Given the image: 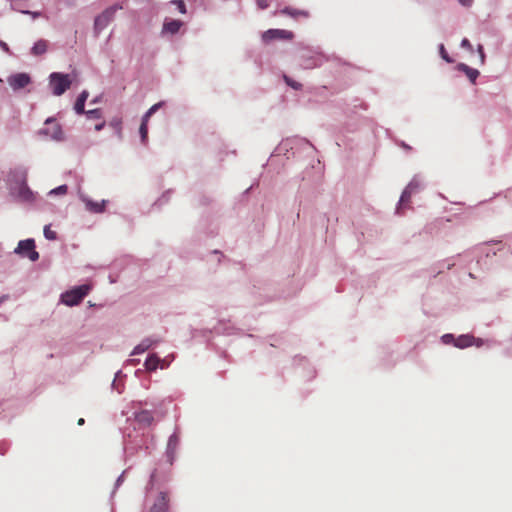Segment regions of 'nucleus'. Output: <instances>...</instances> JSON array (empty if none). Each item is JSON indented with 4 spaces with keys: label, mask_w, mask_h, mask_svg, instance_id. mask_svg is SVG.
<instances>
[{
    "label": "nucleus",
    "mask_w": 512,
    "mask_h": 512,
    "mask_svg": "<svg viewBox=\"0 0 512 512\" xmlns=\"http://www.w3.org/2000/svg\"><path fill=\"white\" fill-rule=\"evenodd\" d=\"M16 181L18 183V186L17 188H13L15 195L16 197L20 200V201H24V202H30L34 199V194L33 192L29 189L27 183H26V178H27V173L25 171H19L16 173Z\"/></svg>",
    "instance_id": "f257e3e1"
},
{
    "label": "nucleus",
    "mask_w": 512,
    "mask_h": 512,
    "mask_svg": "<svg viewBox=\"0 0 512 512\" xmlns=\"http://www.w3.org/2000/svg\"><path fill=\"white\" fill-rule=\"evenodd\" d=\"M50 86L56 96L62 95L71 86V79L68 74L54 72L50 75Z\"/></svg>",
    "instance_id": "f03ea898"
},
{
    "label": "nucleus",
    "mask_w": 512,
    "mask_h": 512,
    "mask_svg": "<svg viewBox=\"0 0 512 512\" xmlns=\"http://www.w3.org/2000/svg\"><path fill=\"white\" fill-rule=\"evenodd\" d=\"M89 290H90V286L87 284L78 286V287L62 294L61 300L64 304H66L68 306L77 305L88 294Z\"/></svg>",
    "instance_id": "7ed1b4c3"
},
{
    "label": "nucleus",
    "mask_w": 512,
    "mask_h": 512,
    "mask_svg": "<svg viewBox=\"0 0 512 512\" xmlns=\"http://www.w3.org/2000/svg\"><path fill=\"white\" fill-rule=\"evenodd\" d=\"M35 247L33 239L21 240L14 252L21 257H27L30 261L35 262L39 259V253L35 250Z\"/></svg>",
    "instance_id": "20e7f679"
},
{
    "label": "nucleus",
    "mask_w": 512,
    "mask_h": 512,
    "mask_svg": "<svg viewBox=\"0 0 512 512\" xmlns=\"http://www.w3.org/2000/svg\"><path fill=\"white\" fill-rule=\"evenodd\" d=\"M123 9L122 5H113L105 9L95 18L94 26L97 31H101L113 20L117 10Z\"/></svg>",
    "instance_id": "39448f33"
},
{
    "label": "nucleus",
    "mask_w": 512,
    "mask_h": 512,
    "mask_svg": "<svg viewBox=\"0 0 512 512\" xmlns=\"http://www.w3.org/2000/svg\"><path fill=\"white\" fill-rule=\"evenodd\" d=\"M45 128L40 130V134L51 137L54 140H62L63 132L59 123L52 117L45 121Z\"/></svg>",
    "instance_id": "423d86ee"
},
{
    "label": "nucleus",
    "mask_w": 512,
    "mask_h": 512,
    "mask_svg": "<svg viewBox=\"0 0 512 512\" xmlns=\"http://www.w3.org/2000/svg\"><path fill=\"white\" fill-rule=\"evenodd\" d=\"M163 104H164V102H158V103L152 105L148 109V111L144 114V116L142 118V122H141L140 128H139V133H140L141 140H142L143 143H145L146 140H147V136H148V121H149L150 117L156 111H158L163 106Z\"/></svg>",
    "instance_id": "0eeeda50"
},
{
    "label": "nucleus",
    "mask_w": 512,
    "mask_h": 512,
    "mask_svg": "<svg viewBox=\"0 0 512 512\" xmlns=\"http://www.w3.org/2000/svg\"><path fill=\"white\" fill-rule=\"evenodd\" d=\"M293 37V32L283 29H269L262 34V40L266 43L276 39L292 40Z\"/></svg>",
    "instance_id": "6e6552de"
},
{
    "label": "nucleus",
    "mask_w": 512,
    "mask_h": 512,
    "mask_svg": "<svg viewBox=\"0 0 512 512\" xmlns=\"http://www.w3.org/2000/svg\"><path fill=\"white\" fill-rule=\"evenodd\" d=\"M30 81V76L26 73H17L8 78V83L14 90L26 87Z\"/></svg>",
    "instance_id": "1a4fd4ad"
},
{
    "label": "nucleus",
    "mask_w": 512,
    "mask_h": 512,
    "mask_svg": "<svg viewBox=\"0 0 512 512\" xmlns=\"http://www.w3.org/2000/svg\"><path fill=\"white\" fill-rule=\"evenodd\" d=\"M168 504V494L164 491H160L149 512H168Z\"/></svg>",
    "instance_id": "9d476101"
},
{
    "label": "nucleus",
    "mask_w": 512,
    "mask_h": 512,
    "mask_svg": "<svg viewBox=\"0 0 512 512\" xmlns=\"http://www.w3.org/2000/svg\"><path fill=\"white\" fill-rule=\"evenodd\" d=\"M135 421L139 427H149L152 425L154 417L151 411L142 410L138 413H135Z\"/></svg>",
    "instance_id": "9b49d317"
},
{
    "label": "nucleus",
    "mask_w": 512,
    "mask_h": 512,
    "mask_svg": "<svg viewBox=\"0 0 512 512\" xmlns=\"http://www.w3.org/2000/svg\"><path fill=\"white\" fill-rule=\"evenodd\" d=\"M457 68H458L459 71H462L463 73H465V75L468 77V79L472 83L476 82V79L478 78V76L480 74L477 69L471 68V67H469L468 65H466L464 63L458 64Z\"/></svg>",
    "instance_id": "f8f14e48"
},
{
    "label": "nucleus",
    "mask_w": 512,
    "mask_h": 512,
    "mask_svg": "<svg viewBox=\"0 0 512 512\" xmlns=\"http://www.w3.org/2000/svg\"><path fill=\"white\" fill-rule=\"evenodd\" d=\"M182 25L183 23L180 20L167 21L164 22L162 31L164 33L176 34L180 30Z\"/></svg>",
    "instance_id": "ddd939ff"
},
{
    "label": "nucleus",
    "mask_w": 512,
    "mask_h": 512,
    "mask_svg": "<svg viewBox=\"0 0 512 512\" xmlns=\"http://www.w3.org/2000/svg\"><path fill=\"white\" fill-rule=\"evenodd\" d=\"M474 337L471 335H460L454 340V346L458 348H467L473 345Z\"/></svg>",
    "instance_id": "4468645a"
},
{
    "label": "nucleus",
    "mask_w": 512,
    "mask_h": 512,
    "mask_svg": "<svg viewBox=\"0 0 512 512\" xmlns=\"http://www.w3.org/2000/svg\"><path fill=\"white\" fill-rule=\"evenodd\" d=\"M88 92L87 91H83L81 92V94L78 96L76 102H75V105H74V110L77 114H83L85 113V102L88 98Z\"/></svg>",
    "instance_id": "2eb2a0df"
},
{
    "label": "nucleus",
    "mask_w": 512,
    "mask_h": 512,
    "mask_svg": "<svg viewBox=\"0 0 512 512\" xmlns=\"http://www.w3.org/2000/svg\"><path fill=\"white\" fill-rule=\"evenodd\" d=\"M281 14L288 15L292 18H298V17H304L307 18L309 16V13L304 10H298L286 7L280 11Z\"/></svg>",
    "instance_id": "dca6fc26"
},
{
    "label": "nucleus",
    "mask_w": 512,
    "mask_h": 512,
    "mask_svg": "<svg viewBox=\"0 0 512 512\" xmlns=\"http://www.w3.org/2000/svg\"><path fill=\"white\" fill-rule=\"evenodd\" d=\"M163 361L156 355H150L145 361V368L148 371H155Z\"/></svg>",
    "instance_id": "f3484780"
},
{
    "label": "nucleus",
    "mask_w": 512,
    "mask_h": 512,
    "mask_svg": "<svg viewBox=\"0 0 512 512\" xmlns=\"http://www.w3.org/2000/svg\"><path fill=\"white\" fill-rule=\"evenodd\" d=\"M85 205L87 210L94 213H101L105 209V201L102 202H94L92 200H86Z\"/></svg>",
    "instance_id": "a211bd4d"
},
{
    "label": "nucleus",
    "mask_w": 512,
    "mask_h": 512,
    "mask_svg": "<svg viewBox=\"0 0 512 512\" xmlns=\"http://www.w3.org/2000/svg\"><path fill=\"white\" fill-rule=\"evenodd\" d=\"M47 48L48 42L46 40H38L32 47V54L36 56L42 55L47 51Z\"/></svg>",
    "instance_id": "6ab92c4d"
},
{
    "label": "nucleus",
    "mask_w": 512,
    "mask_h": 512,
    "mask_svg": "<svg viewBox=\"0 0 512 512\" xmlns=\"http://www.w3.org/2000/svg\"><path fill=\"white\" fill-rule=\"evenodd\" d=\"M153 341L150 339L143 340L140 344H138L133 351V354H141L148 350L152 345Z\"/></svg>",
    "instance_id": "aec40b11"
},
{
    "label": "nucleus",
    "mask_w": 512,
    "mask_h": 512,
    "mask_svg": "<svg viewBox=\"0 0 512 512\" xmlns=\"http://www.w3.org/2000/svg\"><path fill=\"white\" fill-rule=\"evenodd\" d=\"M179 443L178 436L176 434H173L169 437L168 444H167V450L169 453H172L176 450Z\"/></svg>",
    "instance_id": "412c9836"
},
{
    "label": "nucleus",
    "mask_w": 512,
    "mask_h": 512,
    "mask_svg": "<svg viewBox=\"0 0 512 512\" xmlns=\"http://www.w3.org/2000/svg\"><path fill=\"white\" fill-rule=\"evenodd\" d=\"M412 189V184H409L408 187L402 192L400 204L406 203L410 200Z\"/></svg>",
    "instance_id": "4be33fe9"
},
{
    "label": "nucleus",
    "mask_w": 512,
    "mask_h": 512,
    "mask_svg": "<svg viewBox=\"0 0 512 512\" xmlns=\"http://www.w3.org/2000/svg\"><path fill=\"white\" fill-rule=\"evenodd\" d=\"M43 232H44V236H45L46 239H48V240H56L57 234H56L55 231H53L51 229L50 225H46L44 227V231Z\"/></svg>",
    "instance_id": "5701e85b"
},
{
    "label": "nucleus",
    "mask_w": 512,
    "mask_h": 512,
    "mask_svg": "<svg viewBox=\"0 0 512 512\" xmlns=\"http://www.w3.org/2000/svg\"><path fill=\"white\" fill-rule=\"evenodd\" d=\"M284 81L286 82L287 85H289L290 87H292L295 90H299V89L302 88V84L301 83L292 80L291 78H289L286 75H284Z\"/></svg>",
    "instance_id": "b1692460"
},
{
    "label": "nucleus",
    "mask_w": 512,
    "mask_h": 512,
    "mask_svg": "<svg viewBox=\"0 0 512 512\" xmlns=\"http://www.w3.org/2000/svg\"><path fill=\"white\" fill-rule=\"evenodd\" d=\"M87 117L90 119H99L101 118V112L99 109H93L85 112Z\"/></svg>",
    "instance_id": "393cba45"
},
{
    "label": "nucleus",
    "mask_w": 512,
    "mask_h": 512,
    "mask_svg": "<svg viewBox=\"0 0 512 512\" xmlns=\"http://www.w3.org/2000/svg\"><path fill=\"white\" fill-rule=\"evenodd\" d=\"M172 4L176 5L177 6V9L182 13V14H185L186 13V6H185V3L182 1V0H172L171 1Z\"/></svg>",
    "instance_id": "a878e982"
},
{
    "label": "nucleus",
    "mask_w": 512,
    "mask_h": 512,
    "mask_svg": "<svg viewBox=\"0 0 512 512\" xmlns=\"http://www.w3.org/2000/svg\"><path fill=\"white\" fill-rule=\"evenodd\" d=\"M67 189L68 188H67L66 185H61V186L51 190L50 194H61V195H63V194H66Z\"/></svg>",
    "instance_id": "bb28decb"
},
{
    "label": "nucleus",
    "mask_w": 512,
    "mask_h": 512,
    "mask_svg": "<svg viewBox=\"0 0 512 512\" xmlns=\"http://www.w3.org/2000/svg\"><path fill=\"white\" fill-rule=\"evenodd\" d=\"M440 53H441L442 58L445 61H447L448 63L452 62V60L449 58V56H448V54H447V52H446V50H445L443 45L440 46Z\"/></svg>",
    "instance_id": "cd10ccee"
},
{
    "label": "nucleus",
    "mask_w": 512,
    "mask_h": 512,
    "mask_svg": "<svg viewBox=\"0 0 512 512\" xmlns=\"http://www.w3.org/2000/svg\"><path fill=\"white\" fill-rule=\"evenodd\" d=\"M442 340L445 344L454 343V336L452 334H445L442 336Z\"/></svg>",
    "instance_id": "c85d7f7f"
},
{
    "label": "nucleus",
    "mask_w": 512,
    "mask_h": 512,
    "mask_svg": "<svg viewBox=\"0 0 512 512\" xmlns=\"http://www.w3.org/2000/svg\"><path fill=\"white\" fill-rule=\"evenodd\" d=\"M461 46H462L463 48H466V49L470 50V51H472V50H473L472 44L470 43V41H469L467 38H464V39L462 40V42H461Z\"/></svg>",
    "instance_id": "c756f323"
},
{
    "label": "nucleus",
    "mask_w": 512,
    "mask_h": 512,
    "mask_svg": "<svg viewBox=\"0 0 512 512\" xmlns=\"http://www.w3.org/2000/svg\"><path fill=\"white\" fill-rule=\"evenodd\" d=\"M256 3L260 9H266L269 6L268 0H256Z\"/></svg>",
    "instance_id": "7c9ffc66"
},
{
    "label": "nucleus",
    "mask_w": 512,
    "mask_h": 512,
    "mask_svg": "<svg viewBox=\"0 0 512 512\" xmlns=\"http://www.w3.org/2000/svg\"><path fill=\"white\" fill-rule=\"evenodd\" d=\"M477 50H478V53L480 55L481 63L483 64L484 63V59H485V54H484L483 46L479 45Z\"/></svg>",
    "instance_id": "2f4dec72"
},
{
    "label": "nucleus",
    "mask_w": 512,
    "mask_h": 512,
    "mask_svg": "<svg viewBox=\"0 0 512 512\" xmlns=\"http://www.w3.org/2000/svg\"><path fill=\"white\" fill-rule=\"evenodd\" d=\"M25 13L31 15L34 19L41 16L40 12L26 11Z\"/></svg>",
    "instance_id": "473e14b6"
},
{
    "label": "nucleus",
    "mask_w": 512,
    "mask_h": 512,
    "mask_svg": "<svg viewBox=\"0 0 512 512\" xmlns=\"http://www.w3.org/2000/svg\"><path fill=\"white\" fill-rule=\"evenodd\" d=\"M458 1L463 6H470L473 3V0H458Z\"/></svg>",
    "instance_id": "72a5a7b5"
},
{
    "label": "nucleus",
    "mask_w": 512,
    "mask_h": 512,
    "mask_svg": "<svg viewBox=\"0 0 512 512\" xmlns=\"http://www.w3.org/2000/svg\"><path fill=\"white\" fill-rule=\"evenodd\" d=\"M104 126H105V122L103 121V122L95 125V130L100 131Z\"/></svg>",
    "instance_id": "f704fd0d"
},
{
    "label": "nucleus",
    "mask_w": 512,
    "mask_h": 512,
    "mask_svg": "<svg viewBox=\"0 0 512 512\" xmlns=\"http://www.w3.org/2000/svg\"><path fill=\"white\" fill-rule=\"evenodd\" d=\"M120 123H121V122H120V120H117V121L115 120V121H112V122H111V125H113V126H115V127H119V126H120Z\"/></svg>",
    "instance_id": "c9c22d12"
},
{
    "label": "nucleus",
    "mask_w": 512,
    "mask_h": 512,
    "mask_svg": "<svg viewBox=\"0 0 512 512\" xmlns=\"http://www.w3.org/2000/svg\"><path fill=\"white\" fill-rule=\"evenodd\" d=\"M84 422H85V421H84V419H83V418H80V419L78 420V425H83V424H84Z\"/></svg>",
    "instance_id": "e433bc0d"
},
{
    "label": "nucleus",
    "mask_w": 512,
    "mask_h": 512,
    "mask_svg": "<svg viewBox=\"0 0 512 512\" xmlns=\"http://www.w3.org/2000/svg\"><path fill=\"white\" fill-rule=\"evenodd\" d=\"M154 478H155V474H152V475H151V482H153V481H154Z\"/></svg>",
    "instance_id": "4c0bfd02"
},
{
    "label": "nucleus",
    "mask_w": 512,
    "mask_h": 512,
    "mask_svg": "<svg viewBox=\"0 0 512 512\" xmlns=\"http://www.w3.org/2000/svg\"><path fill=\"white\" fill-rule=\"evenodd\" d=\"M3 301H4V298L0 297V305L2 304Z\"/></svg>",
    "instance_id": "58836bf2"
}]
</instances>
